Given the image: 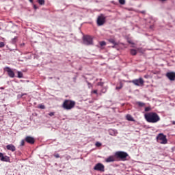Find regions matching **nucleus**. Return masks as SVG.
<instances>
[{
    "label": "nucleus",
    "instance_id": "nucleus-32",
    "mask_svg": "<svg viewBox=\"0 0 175 175\" xmlns=\"http://www.w3.org/2000/svg\"><path fill=\"white\" fill-rule=\"evenodd\" d=\"M55 158H59V154H54Z\"/></svg>",
    "mask_w": 175,
    "mask_h": 175
},
{
    "label": "nucleus",
    "instance_id": "nucleus-4",
    "mask_svg": "<svg viewBox=\"0 0 175 175\" xmlns=\"http://www.w3.org/2000/svg\"><path fill=\"white\" fill-rule=\"evenodd\" d=\"M157 140L160 144H167V138H166V135L163 133H159L157 136Z\"/></svg>",
    "mask_w": 175,
    "mask_h": 175
},
{
    "label": "nucleus",
    "instance_id": "nucleus-9",
    "mask_svg": "<svg viewBox=\"0 0 175 175\" xmlns=\"http://www.w3.org/2000/svg\"><path fill=\"white\" fill-rule=\"evenodd\" d=\"M5 72H7L9 77H11L12 79L14 78L15 74L13 70H12V68L10 67H5L4 68Z\"/></svg>",
    "mask_w": 175,
    "mask_h": 175
},
{
    "label": "nucleus",
    "instance_id": "nucleus-1",
    "mask_svg": "<svg viewBox=\"0 0 175 175\" xmlns=\"http://www.w3.org/2000/svg\"><path fill=\"white\" fill-rule=\"evenodd\" d=\"M129 157V154L126 152L118 151L115 153L114 156H109L105 159L107 163H110V162H116V161H126V158Z\"/></svg>",
    "mask_w": 175,
    "mask_h": 175
},
{
    "label": "nucleus",
    "instance_id": "nucleus-36",
    "mask_svg": "<svg viewBox=\"0 0 175 175\" xmlns=\"http://www.w3.org/2000/svg\"><path fill=\"white\" fill-rule=\"evenodd\" d=\"M21 46H25V43H22V44H21Z\"/></svg>",
    "mask_w": 175,
    "mask_h": 175
},
{
    "label": "nucleus",
    "instance_id": "nucleus-23",
    "mask_svg": "<svg viewBox=\"0 0 175 175\" xmlns=\"http://www.w3.org/2000/svg\"><path fill=\"white\" fill-rule=\"evenodd\" d=\"M119 3L120 5H125V0H119Z\"/></svg>",
    "mask_w": 175,
    "mask_h": 175
},
{
    "label": "nucleus",
    "instance_id": "nucleus-8",
    "mask_svg": "<svg viewBox=\"0 0 175 175\" xmlns=\"http://www.w3.org/2000/svg\"><path fill=\"white\" fill-rule=\"evenodd\" d=\"M94 170H97L98 172H105V165L100 163H97L94 167Z\"/></svg>",
    "mask_w": 175,
    "mask_h": 175
},
{
    "label": "nucleus",
    "instance_id": "nucleus-6",
    "mask_svg": "<svg viewBox=\"0 0 175 175\" xmlns=\"http://www.w3.org/2000/svg\"><path fill=\"white\" fill-rule=\"evenodd\" d=\"M131 83H133L134 85H137V87H143V85H144V79H143V78H139L131 81Z\"/></svg>",
    "mask_w": 175,
    "mask_h": 175
},
{
    "label": "nucleus",
    "instance_id": "nucleus-14",
    "mask_svg": "<svg viewBox=\"0 0 175 175\" xmlns=\"http://www.w3.org/2000/svg\"><path fill=\"white\" fill-rule=\"evenodd\" d=\"M108 42H109V43H111L114 46H117V44H118L117 42H116V40L113 38L108 39Z\"/></svg>",
    "mask_w": 175,
    "mask_h": 175
},
{
    "label": "nucleus",
    "instance_id": "nucleus-33",
    "mask_svg": "<svg viewBox=\"0 0 175 175\" xmlns=\"http://www.w3.org/2000/svg\"><path fill=\"white\" fill-rule=\"evenodd\" d=\"M70 158H72L70 156H67L66 157V161H69V159H70Z\"/></svg>",
    "mask_w": 175,
    "mask_h": 175
},
{
    "label": "nucleus",
    "instance_id": "nucleus-25",
    "mask_svg": "<svg viewBox=\"0 0 175 175\" xmlns=\"http://www.w3.org/2000/svg\"><path fill=\"white\" fill-rule=\"evenodd\" d=\"M5 47V42H0V48Z\"/></svg>",
    "mask_w": 175,
    "mask_h": 175
},
{
    "label": "nucleus",
    "instance_id": "nucleus-12",
    "mask_svg": "<svg viewBox=\"0 0 175 175\" xmlns=\"http://www.w3.org/2000/svg\"><path fill=\"white\" fill-rule=\"evenodd\" d=\"M25 142H27V143H29V144H34L35 138H33L31 136H27L25 138Z\"/></svg>",
    "mask_w": 175,
    "mask_h": 175
},
{
    "label": "nucleus",
    "instance_id": "nucleus-10",
    "mask_svg": "<svg viewBox=\"0 0 175 175\" xmlns=\"http://www.w3.org/2000/svg\"><path fill=\"white\" fill-rule=\"evenodd\" d=\"M166 77L170 80V81H175V72H168L165 75Z\"/></svg>",
    "mask_w": 175,
    "mask_h": 175
},
{
    "label": "nucleus",
    "instance_id": "nucleus-18",
    "mask_svg": "<svg viewBox=\"0 0 175 175\" xmlns=\"http://www.w3.org/2000/svg\"><path fill=\"white\" fill-rule=\"evenodd\" d=\"M18 78L23 79V72L18 71Z\"/></svg>",
    "mask_w": 175,
    "mask_h": 175
},
{
    "label": "nucleus",
    "instance_id": "nucleus-20",
    "mask_svg": "<svg viewBox=\"0 0 175 175\" xmlns=\"http://www.w3.org/2000/svg\"><path fill=\"white\" fill-rule=\"evenodd\" d=\"M107 91V89L106 88H103L102 90H101V92L102 94H106V92Z\"/></svg>",
    "mask_w": 175,
    "mask_h": 175
},
{
    "label": "nucleus",
    "instance_id": "nucleus-40",
    "mask_svg": "<svg viewBox=\"0 0 175 175\" xmlns=\"http://www.w3.org/2000/svg\"><path fill=\"white\" fill-rule=\"evenodd\" d=\"M161 1H166V0H161Z\"/></svg>",
    "mask_w": 175,
    "mask_h": 175
},
{
    "label": "nucleus",
    "instance_id": "nucleus-39",
    "mask_svg": "<svg viewBox=\"0 0 175 175\" xmlns=\"http://www.w3.org/2000/svg\"><path fill=\"white\" fill-rule=\"evenodd\" d=\"M14 40H16V38H14Z\"/></svg>",
    "mask_w": 175,
    "mask_h": 175
},
{
    "label": "nucleus",
    "instance_id": "nucleus-21",
    "mask_svg": "<svg viewBox=\"0 0 175 175\" xmlns=\"http://www.w3.org/2000/svg\"><path fill=\"white\" fill-rule=\"evenodd\" d=\"M40 5H44V0H38Z\"/></svg>",
    "mask_w": 175,
    "mask_h": 175
},
{
    "label": "nucleus",
    "instance_id": "nucleus-31",
    "mask_svg": "<svg viewBox=\"0 0 175 175\" xmlns=\"http://www.w3.org/2000/svg\"><path fill=\"white\" fill-rule=\"evenodd\" d=\"M25 144V141L22 140L21 142V146H24Z\"/></svg>",
    "mask_w": 175,
    "mask_h": 175
},
{
    "label": "nucleus",
    "instance_id": "nucleus-37",
    "mask_svg": "<svg viewBox=\"0 0 175 175\" xmlns=\"http://www.w3.org/2000/svg\"><path fill=\"white\" fill-rule=\"evenodd\" d=\"M173 125H175V121L172 122Z\"/></svg>",
    "mask_w": 175,
    "mask_h": 175
},
{
    "label": "nucleus",
    "instance_id": "nucleus-27",
    "mask_svg": "<svg viewBox=\"0 0 175 175\" xmlns=\"http://www.w3.org/2000/svg\"><path fill=\"white\" fill-rule=\"evenodd\" d=\"M95 146H96V147H100V146H102V144L100 143V142H96V143L95 144Z\"/></svg>",
    "mask_w": 175,
    "mask_h": 175
},
{
    "label": "nucleus",
    "instance_id": "nucleus-22",
    "mask_svg": "<svg viewBox=\"0 0 175 175\" xmlns=\"http://www.w3.org/2000/svg\"><path fill=\"white\" fill-rule=\"evenodd\" d=\"M100 46H106V42L105 41L100 42Z\"/></svg>",
    "mask_w": 175,
    "mask_h": 175
},
{
    "label": "nucleus",
    "instance_id": "nucleus-28",
    "mask_svg": "<svg viewBox=\"0 0 175 175\" xmlns=\"http://www.w3.org/2000/svg\"><path fill=\"white\" fill-rule=\"evenodd\" d=\"M55 112H51L49 113V116H50V117H53V116H55Z\"/></svg>",
    "mask_w": 175,
    "mask_h": 175
},
{
    "label": "nucleus",
    "instance_id": "nucleus-19",
    "mask_svg": "<svg viewBox=\"0 0 175 175\" xmlns=\"http://www.w3.org/2000/svg\"><path fill=\"white\" fill-rule=\"evenodd\" d=\"M122 87H124V85H122V83H120V85L119 86H116V90H121L122 88Z\"/></svg>",
    "mask_w": 175,
    "mask_h": 175
},
{
    "label": "nucleus",
    "instance_id": "nucleus-26",
    "mask_svg": "<svg viewBox=\"0 0 175 175\" xmlns=\"http://www.w3.org/2000/svg\"><path fill=\"white\" fill-rule=\"evenodd\" d=\"M103 84H105V83H103V82H98L97 83V85H99L100 87H103Z\"/></svg>",
    "mask_w": 175,
    "mask_h": 175
},
{
    "label": "nucleus",
    "instance_id": "nucleus-5",
    "mask_svg": "<svg viewBox=\"0 0 175 175\" xmlns=\"http://www.w3.org/2000/svg\"><path fill=\"white\" fill-rule=\"evenodd\" d=\"M105 23H106V16L101 14L97 18V25H98V27H100L103 25Z\"/></svg>",
    "mask_w": 175,
    "mask_h": 175
},
{
    "label": "nucleus",
    "instance_id": "nucleus-15",
    "mask_svg": "<svg viewBox=\"0 0 175 175\" xmlns=\"http://www.w3.org/2000/svg\"><path fill=\"white\" fill-rule=\"evenodd\" d=\"M126 119L127 120V121H135V119H133V117H132L129 114L126 116Z\"/></svg>",
    "mask_w": 175,
    "mask_h": 175
},
{
    "label": "nucleus",
    "instance_id": "nucleus-16",
    "mask_svg": "<svg viewBox=\"0 0 175 175\" xmlns=\"http://www.w3.org/2000/svg\"><path fill=\"white\" fill-rule=\"evenodd\" d=\"M136 105H137L139 107H144V106H146V104L140 101L137 102Z\"/></svg>",
    "mask_w": 175,
    "mask_h": 175
},
{
    "label": "nucleus",
    "instance_id": "nucleus-35",
    "mask_svg": "<svg viewBox=\"0 0 175 175\" xmlns=\"http://www.w3.org/2000/svg\"><path fill=\"white\" fill-rule=\"evenodd\" d=\"M33 8H34V9H38V7H36V5H33Z\"/></svg>",
    "mask_w": 175,
    "mask_h": 175
},
{
    "label": "nucleus",
    "instance_id": "nucleus-30",
    "mask_svg": "<svg viewBox=\"0 0 175 175\" xmlns=\"http://www.w3.org/2000/svg\"><path fill=\"white\" fill-rule=\"evenodd\" d=\"M150 110H151V108H150L149 107L145 108V111H150Z\"/></svg>",
    "mask_w": 175,
    "mask_h": 175
},
{
    "label": "nucleus",
    "instance_id": "nucleus-7",
    "mask_svg": "<svg viewBox=\"0 0 175 175\" xmlns=\"http://www.w3.org/2000/svg\"><path fill=\"white\" fill-rule=\"evenodd\" d=\"M83 43L86 44V46H90L94 44L92 41V37L91 36H85L83 37Z\"/></svg>",
    "mask_w": 175,
    "mask_h": 175
},
{
    "label": "nucleus",
    "instance_id": "nucleus-13",
    "mask_svg": "<svg viewBox=\"0 0 175 175\" xmlns=\"http://www.w3.org/2000/svg\"><path fill=\"white\" fill-rule=\"evenodd\" d=\"M7 150L9 151H12V152H14L16 151V146L13 144H8L6 146Z\"/></svg>",
    "mask_w": 175,
    "mask_h": 175
},
{
    "label": "nucleus",
    "instance_id": "nucleus-11",
    "mask_svg": "<svg viewBox=\"0 0 175 175\" xmlns=\"http://www.w3.org/2000/svg\"><path fill=\"white\" fill-rule=\"evenodd\" d=\"M0 161L1 162H10V157L9 156H3V153L0 152Z\"/></svg>",
    "mask_w": 175,
    "mask_h": 175
},
{
    "label": "nucleus",
    "instance_id": "nucleus-24",
    "mask_svg": "<svg viewBox=\"0 0 175 175\" xmlns=\"http://www.w3.org/2000/svg\"><path fill=\"white\" fill-rule=\"evenodd\" d=\"M38 107H39V109H46V107L44 105H42V104L40 105Z\"/></svg>",
    "mask_w": 175,
    "mask_h": 175
},
{
    "label": "nucleus",
    "instance_id": "nucleus-34",
    "mask_svg": "<svg viewBox=\"0 0 175 175\" xmlns=\"http://www.w3.org/2000/svg\"><path fill=\"white\" fill-rule=\"evenodd\" d=\"M88 85H89V88H91V87H92V85H91L90 83L88 82Z\"/></svg>",
    "mask_w": 175,
    "mask_h": 175
},
{
    "label": "nucleus",
    "instance_id": "nucleus-38",
    "mask_svg": "<svg viewBox=\"0 0 175 175\" xmlns=\"http://www.w3.org/2000/svg\"><path fill=\"white\" fill-rule=\"evenodd\" d=\"M29 2H33V0H29Z\"/></svg>",
    "mask_w": 175,
    "mask_h": 175
},
{
    "label": "nucleus",
    "instance_id": "nucleus-17",
    "mask_svg": "<svg viewBox=\"0 0 175 175\" xmlns=\"http://www.w3.org/2000/svg\"><path fill=\"white\" fill-rule=\"evenodd\" d=\"M130 53H131V55H136V54H137V51H136L135 49H131L130 51Z\"/></svg>",
    "mask_w": 175,
    "mask_h": 175
},
{
    "label": "nucleus",
    "instance_id": "nucleus-2",
    "mask_svg": "<svg viewBox=\"0 0 175 175\" xmlns=\"http://www.w3.org/2000/svg\"><path fill=\"white\" fill-rule=\"evenodd\" d=\"M144 117L147 122H150V124H157V122L161 121L159 115L155 112H148L145 113Z\"/></svg>",
    "mask_w": 175,
    "mask_h": 175
},
{
    "label": "nucleus",
    "instance_id": "nucleus-3",
    "mask_svg": "<svg viewBox=\"0 0 175 175\" xmlns=\"http://www.w3.org/2000/svg\"><path fill=\"white\" fill-rule=\"evenodd\" d=\"M76 106V102L72 100H65L62 104L64 110H72Z\"/></svg>",
    "mask_w": 175,
    "mask_h": 175
},
{
    "label": "nucleus",
    "instance_id": "nucleus-29",
    "mask_svg": "<svg viewBox=\"0 0 175 175\" xmlns=\"http://www.w3.org/2000/svg\"><path fill=\"white\" fill-rule=\"evenodd\" d=\"M92 94H96V95H98V90H96L92 91Z\"/></svg>",
    "mask_w": 175,
    "mask_h": 175
}]
</instances>
